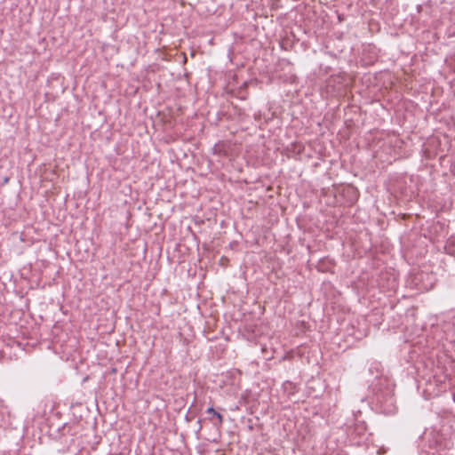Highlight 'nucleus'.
Returning <instances> with one entry per match:
<instances>
[{"label":"nucleus","instance_id":"1","mask_svg":"<svg viewBox=\"0 0 455 455\" xmlns=\"http://www.w3.org/2000/svg\"><path fill=\"white\" fill-rule=\"evenodd\" d=\"M206 412L212 415V417L209 419L213 423L215 427H220L222 426L224 418L220 413L217 412L213 407H209L206 410Z\"/></svg>","mask_w":455,"mask_h":455}]
</instances>
